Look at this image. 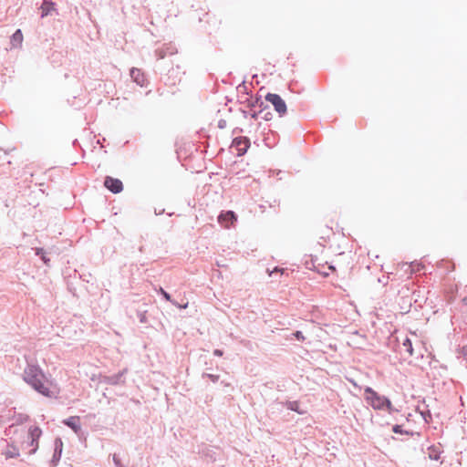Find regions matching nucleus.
<instances>
[{
    "label": "nucleus",
    "instance_id": "50",
    "mask_svg": "<svg viewBox=\"0 0 467 467\" xmlns=\"http://www.w3.org/2000/svg\"><path fill=\"white\" fill-rule=\"evenodd\" d=\"M150 93H151V90H148V91L146 92V96H149Z\"/></svg>",
    "mask_w": 467,
    "mask_h": 467
},
{
    "label": "nucleus",
    "instance_id": "26",
    "mask_svg": "<svg viewBox=\"0 0 467 467\" xmlns=\"http://www.w3.org/2000/svg\"><path fill=\"white\" fill-rule=\"evenodd\" d=\"M61 456H62V452H57V451L53 452V456L50 461V463L53 467H55L58 464V462H60Z\"/></svg>",
    "mask_w": 467,
    "mask_h": 467
},
{
    "label": "nucleus",
    "instance_id": "39",
    "mask_svg": "<svg viewBox=\"0 0 467 467\" xmlns=\"http://www.w3.org/2000/svg\"><path fill=\"white\" fill-rule=\"evenodd\" d=\"M213 355L216 357H222L223 355V351L222 349L216 348L213 350Z\"/></svg>",
    "mask_w": 467,
    "mask_h": 467
},
{
    "label": "nucleus",
    "instance_id": "15",
    "mask_svg": "<svg viewBox=\"0 0 467 467\" xmlns=\"http://www.w3.org/2000/svg\"><path fill=\"white\" fill-rule=\"evenodd\" d=\"M177 52V49L174 47H165L159 48L155 51V56L158 59L164 58L167 55H173Z\"/></svg>",
    "mask_w": 467,
    "mask_h": 467
},
{
    "label": "nucleus",
    "instance_id": "28",
    "mask_svg": "<svg viewBox=\"0 0 467 467\" xmlns=\"http://www.w3.org/2000/svg\"><path fill=\"white\" fill-rule=\"evenodd\" d=\"M202 378H207L211 379L213 383H216L219 380V375L210 374V373H203Z\"/></svg>",
    "mask_w": 467,
    "mask_h": 467
},
{
    "label": "nucleus",
    "instance_id": "38",
    "mask_svg": "<svg viewBox=\"0 0 467 467\" xmlns=\"http://www.w3.org/2000/svg\"><path fill=\"white\" fill-rule=\"evenodd\" d=\"M285 269L284 268H280L279 266H275L270 273V275L274 274V273H281V274H284L285 273Z\"/></svg>",
    "mask_w": 467,
    "mask_h": 467
},
{
    "label": "nucleus",
    "instance_id": "14",
    "mask_svg": "<svg viewBox=\"0 0 467 467\" xmlns=\"http://www.w3.org/2000/svg\"><path fill=\"white\" fill-rule=\"evenodd\" d=\"M285 408H286L289 410L295 411L298 413L299 415H304L306 413V410L302 409L300 406V402L298 400H286L282 403Z\"/></svg>",
    "mask_w": 467,
    "mask_h": 467
},
{
    "label": "nucleus",
    "instance_id": "20",
    "mask_svg": "<svg viewBox=\"0 0 467 467\" xmlns=\"http://www.w3.org/2000/svg\"><path fill=\"white\" fill-rule=\"evenodd\" d=\"M402 346L405 348V351L408 353L409 357H411L414 352V348L412 346V342L409 337H406L402 342Z\"/></svg>",
    "mask_w": 467,
    "mask_h": 467
},
{
    "label": "nucleus",
    "instance_id": "8",
    "mask_svg": "<svg viewBox=\"0 0 467 467\" xmlns=\"http://www.w3.org/2000/svg\"><path fill=\"white\" fill-rule=\"evenodd\" d=\"M237 214L231 210L222 211L218 215V222L225 228H230L236 221Z\"/></svg>",
    "mask_w": 467,
    "mask_h": 467
},
{
    "label": "nucleus",
    "instance_id": "16",
    "mask_svg": "<svg viewBox=\"0 0 467 467\" xmlns=\"http://www.w3.org/2000/svg\"><path fill=\"white\" fill-rule=\"evenodd\" d=\"M391 431L396 433V434H400V435H410V436H418V437H420V432H418V431H408V430H404L403 429V426L400 425V424H395L392 426L391 428Z\"/></svg>",
    "mask_w": 467,
    "mask_h": 467
},
{
    "label": "nucleus",
    "instance_id": "9",
    "mask_svg": "<svg viewBox=\"0 0 467 467\" xmlns=\"http://www.w3.org/2000/svg\"><path fill=\"white\" fill-rule=\"evenodd\" d=\"M104 186L110 192L117 194L123 191V183L118 178H113L111 176H106L104 179Z\"/></svg>",
    "mask_w": 467,
    "mask_h": 467
},
{
    "label": "nucleus",
    "instance_id": "41",
    "mask_svg": "<svg viewBox=\"0 0 467 467\" xmlns=\"http://www.w3.org/2000/svg\"><path fill=\"white\" fill-rule=\"evenodd\" d=\"M154 213H155V214H156V215L162 214V213H164V209H162V210H157V209H155V210H154Z\"/></svg>",
    "mask_w": 467,
    "mask_h": 467
},
{
    "label": "nucleus",
    "instance_id": "40",
    "mask_svg": "<svg viewBox=\"0 0 467 467\" xmlns=\"http://www.w3.org/2000/svg\"><path fill=\"white\" fill-rule=\"evenodd\" d=\"M244 132V130L242 128H239V127H236L233 130V134H238V133H243Z\"/></svg>",
    "mask_w": 467,
    "mask_h": 467
},
{
    "label": "nucleus",
    "instance_id": "48",
    "mask_svg": "<svg viewBox=\"0 0 467 467\" xmlns=\"http://www.w3.org/2000/svg\"><path fill=\"white\" fill-rule=\"evenodd\" d=\"M462 303H463L465 306H467V296H464V297L462 298Z\"/></svg>",
    "mask_w": 467,
    "mask_h": 467
},
{
    "label": "nucleus",
    "instance_id": "29",
    "mask_svg": "<svg viewBox=\"0 0 467 467\" xmlns=\"http://www.w3.org/2000/svg\"><path fill=\"white\" fill-rule=\"evenodd\" d=\"M443 265H446L445 268H446L447 272L452 271L453 268H454L452 263L445 262V261H441L440 264H439V267H441Z\"/></svg>",
    "mask_w": 467,
    "mask_h": 467
},
{
    "label": "nucleus",
    "instance_id": "25",
    "mask_svg": "<svg viewBox=\"0 0 467 467\" xmlns=\"http://www.w3.org/2000/svg\"><path fill=\"white\" fill-rule=\"evenodd\" d=\"M54 451H57V452L63 451V441L60 437H57L54 441Z\"/></svg>",
    "mask_w": 467,
    "mask_h": 467
},
{
    "label": "nucleus",
    "instance_id": "53",
    "mask_svg": "<svg viewBox=\"0 0 467 467\" xmlns=\"http://www.w3.org/2000/svg\"><path fill=\"white\" fill-rule=\"evenodd\" d=\"M281 172H282L281 171H277V176H280V173H281Z\"/></svg>",
    "mask_w": 467,
    "mask_h": 467
},
{
    "label": "nucleus",
    "instance_id": "6",
    "mask_svg": "<svg viewBox=\"0 0 467 467\" xmlns=\"http://www.w3.org/2000/svg\"><path fill=\"white\" fill-rule=\"evenodd\" d=\"M251 146L250 139L246 136H237L233 139L231 147L237 150V156H244Z\"/></svg>",
    "mask_w": 467,
    "mask_h": 467
},
{
    "label": "nucleus",
    "instance_id": "3",
    "mask_svg": "<svg viewBox=\"0 0 467 467\" xmlns=\"http://www.w3.org/2000/svg\"><path fill=\"white\" fill-rule=\"evenodd\" d=\"M265 99L266 102H269L274 106V109L278 113L279 117L282 118L286 114V103L279 94L268 92Z\"/></svg>",
    "mask_w": 467,
    "mask_h": 467
},
{
    "label": "nucleus",
    "instance_id": "23",
    "mask_svg": "<svg viewBox=\"0 0 467 467\" xmlns=\"http://www.w3.org/2000/svg\"><path fill=\"white\" fill-rule=\"evenodd\" d=\"M410 267L411 268V273H420L424 269L425 266L421 263L411 262L410 264Z\"/></svg>",
    "mask_w": 467,
    "mask_h": 467
},
{
    "label": "nucleus",
    "instance_id": "11",
    "mask_svg": "<svg viewBox=\"0 0 467 467\" xmlns=\"http://www.w3.org/2000/svg\"><path fill=\"white\" fill-rule=\"evenodd\" d=\"M62 423L70 428L77 435L81 431L80 417L78 416H70L63 420Z\"/></svg>",
    "mask_w": 467,
    "mask_h": 467
},
{
    "label": "nucleus",
    "instance_id": "12",
    "mask_svg": "<svg viewBox=\"0 0 467 467\" xmlns=\"http://www.w3.org/2000/svg\"><path fill=\"white\" fill-rule=\"evenodd\" d=\"M317 260V256L310 255V258L305 261V266L306 269L316 271L319 275H321L324 277H327L329 274L327 272H321V268L323 267V265H316V262Z\"/></svg>",
    "mask_w": 467,
    "mask_h": 467
},
{
    "label": "nucleus",
    "instance_id": "55",
    "mask_svg": "<svg viewBox=\"0 0 467 467\" xmlns=\"http://www.w3.org/2000/svg\"><path fill=\"white\" fill-rule=\"evenodd\" d=\"M157 92H159L160 95L162 94L160 89H157Z\"/></svg>",
    "mask_w": 467,
    "mask_h": 467
},
{
    "label": "nucleus",
    "instance_id": "45",
    "mask_svg": "<svg viewBox=\"0 0 467 467\" xmlns=\"http://www.w3.org/2000/svg\"><path fill=\"white\" fill-rule=\"evenodd\" d=\"M275 204H276V205H279V201L275 200V201H274V202H273V204H270V207H273V206H274V205H275Z\"/></svg>",
    "mask_w": 467,
    "mask_h": 467
},
{
    "label": "nucleus",
    "instance_id": "5",
    "mask_svg": "<svg viewBox=\"0 0 467 467\" xmlns=\"http://www.w3.org/2000/svg\"><path fill=\"white\" fill-rule=\"evenodd\" d=\"M42 435V430L38 426H31L28 430V438L29 441H27V446L32 447V449L28 451L30 455L35 454L39 447V439Z\"/></svg>",
    "mask_w": 467,
    "mask_h": 467
},
{
    "label": "nucleus",
    "instance_id": "52",
    "mask_svg": "<svg viewBox=\"0 0 467 467\" xmlns=\"http://www.w3.org/2000/svg\"><path fill=\"white\" fill-rule=\"evenodd\" d=\"M281 172H282L281 171H277V176H280V173H281Z\"/></svg>",
    "mask_w": 467,
    "mask_h": 467
},
{
    "label": "nucleus",
    "instance_id": "21",
    "mask_svg": "<svg viewBox=\"0 0 467 467\" xmlns=\"http://www.w3.org/2000/svg\"><path fill=\"white\" fill-rule=\"evenodd\" d=\"M8 446L10 447V449L5 452V458L11 459V458L18 457L19 456L18 448L13 444L12 445L8 444Z\"/></svg>",
    "mask_w": 467,
    "mask_h": 467
},
{
    "label": "nucleus",
    "instance_id": "27",
    "mask_svg": "<svg viewBox=\"0 0 467 467\" xmlns=\"http://www.w3.org/2000/svg\"><path fill=\"white\" fill-rule=\"evenodd\" d=\"M264 112L265 111H260V109H250V117L256 120L258 118H261Z\"/></svg>",
    "mask_w": 467,
    "mask_h": 467
},
{
    "label": "nucleus",
    "instance_id": "37",
    "mask_svg": "<svg viewBox=\"0 0 467 467\" xmlns=\"http://www.w3.org/2000/svg\"><path fill=\"white\" fill-rule=\"evenodd\" d=\"M239 110H240V112L242 113V115H243V117L244 119H247L250 116V109L246 110V109H244L243 108H240Z\"/></svg>",
    "mask_w": 467,
    "mask_h": 467
},
{
    "label": "nucleus",
    "instance_id": "46",
    "mask_svg": "<svg viewBox=\"0 0 467 467\" xmlns=\"http://www.w3.org/2000/svg\"><path fill=\"white\" fill-rule=\"evenodd\" d=\"M275 204H276V205H279V201L275 200V201H274V202H273V204H270V207H273V206H274V205H275Z\"/></svg>",
    "mask_w": 467,
    "mask_h": 467
},
{
    "label": "nucleus",
    "instance_id": "18",
    "mask_svg": "<svg viewBox=\"0 0 467 467\" xmlns=\"http://www.w3.org/2000/svg\"><path fill=\"white\" fill-rule=\"evenodd\" d=\"M35 254L39 256L44 265L47 266H49L50 265V258L47 256V253L44 248L42 247H36L34 248Z\"/></svg>",
    "mask_w": 467,
    "mask_h": 467
},
{
    "label": "nucleus",
    "instance_id": "7",
    "mask_svg": "<svg viewBox=\"0 0 467 467\" xmlns=\"http://www.w3.org/2000/svg\"><path fill=\"white\" fill-rule=\"evenodd\" d=\"M128 373V368H125L113 375H105L101 377V382L104 384L117 386L125 383V375Z\"/></svg>",
    "mask_w": 467,
    "mask_h": 467
},
{
    "label": "nucleus",
    "instance_id": "13",
    "mask_svg": "<svg viewBox=\"0 0 467 467\" xmlns=\"http://www.w3.org/2000/svg\"><path fill=\"white\" fill-rule=\"evenodd\" d=\"M57 4L52 0H43L40 5L41 17L52 15V11H56Z\"/></svg>",
    "mask_w": 467,
    "mask_h": 467
},
{
    "label": "nucleus",
    "instance_id": "2",
    "mask_svg": "<svg viewBox=\"0 0 467 467\" xmlns=\"http://www.w3.org/2000/svg\"><path fill=\"white\" fill-rule=\"evenodd\" d=\"M364 395L366 402L375 410H387L389 414L399 411L388 397L380 395L369 386L364 388Z\"/></svg>",
    "mask_w": 467,
    "mask_h": 467
},
{
    "label": "nucleus",
    "instance_id": "44",
    "mask_svg": "<svg viewBox=\"0 0 467 467\" xmlns=\"http://www.w3.org/2000/svg\"><path fill=\"white\" fill-rule=\"evenodd\" d=\"M275 204H276V205H279V201L275 200V201H274V202H273V204H270V207H273V206H274V205H275Z\"/></svg>",
    "mask_w": 467,
    "mask_h": 467
},
{
    "label": "nucleus",
    "instance_id": "10",
    "mask_svg": "<svg viewBox=\"0 0 467 467\" xmlns=\"http://www.w3.org/2000/svg\"><path fill=\"white\" fill-rule=\"evenodd\" d=\"M130 75L132 81L140 87H145L149 83L144 72L140 68L132 67L130 71Z\"/></svg>",
    "mask_w": 467,
    "mask_h": 467
},
{
    "label": "nucleus",
    "instance_id": "22",
    "mask_svg": "<svg viewBox=\"0 0 467 467\" xmlns=\"http://www.w3.org/2000/svg\"><path fill=\"white\" fill-rule=\"evenodd\" d=\"M137 317L141 324H148L147 310H137Z\"/></svg>",
    "mask_w": 467,
    "mask_h": 467
},
{
    "label": "nucleus",
    "instance_id": "19",
    "mask_svg": "<svg viewBox=\"0 0 467 467\" xmlns=\"http://www.w3.org/2000/svg\"><path fill=\"white\" fill-rule=\"evenodd\" d=\"M429 451V457L431 460L438 461L441 456V450L439 447H436L435 445H431L428 448Z\"/></svg>",
    "mask_w": 467,
    "mask_h": 467
},
{
    "label": "nucleus",
    "instance_id": "32",
    "mask_svg": "<svg viewBox=\"0 0 467 467\" xmlns=\"http://www.w3.org/2000/svg\"><path fill=\"white\" fill-rule=\"evenodd\" d=\"M261 119L268 121V120H271L273 119V113L271 111H269V109H266L262 115H261Z\"/></svg>",
    "mask_w": 467,
    "mask_h": 467
},
{
    "label": "nucleus",
    "instance_id": "4",
    "mask_svg": "<svg viewBox=\"0 0 467 467\" xmlns=\"http://www.w3.org/2000/svg\"><path fill=\"white\" fill-rule=\"evenodd\" d=\"M240 104H245L249 109H258L260 111L269 109V105L263 100L262 96L256 95L255 97L245 98L244 99H238Z\"/></svg>",
    "mask_w": 467,
    "mask_h": 467
},
{
    "label": "nucleus",
    "instance_id": "49",
    "mask_svg": "<svg viewBox=\"0 0 467 467\" xmlns=\"http://www.w3.org/2000/svg\"><path fill=\"white\" fill-rule=\"evenodd\" d=\"M225 99H226V104L229 102H232V99H229L228 97H226Z\"/></svg>",
    "mask_w": 467,
    "mask_h": 467
},
{
    "label": "nucleus",
    "instance_id": "51",
    "mask_svg": "<svg viewBox=\"0 0 467 467\" xmlns=\"http://www.w3.org/2000/svg\"><path fill=\"white\" fill-rule=\"evenodd\" d=\"M260 127H261V122H259V123L257 124V129H259Z\"/></svg>",
    "mask_w": 467,
    "mask_h": 467
},
{
    "label": "nucleus",
    "instance_id": "34",
    "mask_svg": "<svg viewBox=\"0 0 467 467\" xmlns=\"http://www.w3.org/2000/svg\"><path fill=\"white\" fill-rule=\"evenodd\" d=\"M420 414L423 417V419L425 420V421H428V418L431 419V411L428 409L426 410L420 411Z\"/></svg>",
    "mask_w": 467,
    "mask_h": 467
},
{
    "label": "nucleus",
    "instance_id": "54",
    "mask_svg": "<svg viewBox=\"0 0 467 467\" xmlns=\"http://www.w3.org/2000/svg\"><path fill=\"white\" fill-rule=\"evenodd\" d=\"M140 251L142 252L143 251V246H140Z\"/></svg>",
    "mask_w": 467,
    "mask_h": 467
},
{
    "label": "nucleus",
    "instance_id": "43",
    "mask_svg": "<svg viewBox=\"0 0 467 467\" xmlns=\"http://www.w3.org/2000/svg\"><path fill=\"white\" fill-rule=\"evenodd\" d=\"M328 269L331 270L332 272H335L336 271V266L333 265H328Z\"/></svg>",
    "mask_w": 467,
    "mask_h": 467
},
{
    "label": "nucleus",
    "instance_id": "42",
    "mask_svg": "<svg viewBox=\"0 0 467 467\" xmlns=\"http://www.w3.org/2000/svg\"><path fill=\"white\" fill-rule=\"evenodd\" d=\"M27 419H28V416H23V415L19 416V421L20 422H23V420H26Z\"/></svg>",
    "mask_w": 467,
    "mask_h": 467
},
{
    "label": "nucleus",
    "instance_id": "47",
    "mask_svg": "<svg viewBox=\"0 0 467 467\" xmlns=\"http://www.w3.org/2000/svg\"><path fill=\"white\" fill-rule=\"evenodd\" d=\"M77 145H78V140L76 139L73 140V146L76 147Z\"/></svg>",
    "mask_w": 467,
    "mask_h": 467
},
{
    "label": "nucleus",
    "instance_id": "1",
    "mask_svg": "<svg viewBox=\"0 0 467 467\" xmlns=\"http://www.w3.org/2000/svg\"><path fill=\"white\" fill-rule=\"evenodd\" d=\"M23 379L37 393L47 398H57L54 391L45 385L46 376L37 364H27L24 369Z\"/></svg>",
    "mask_w": 467,
    "mask_h": 467
},
{
    "label": "nucleus",
    "instance_id": "30",
    "mask_svg": "<svg viewBox=\"0 0 467 467\" xmlns=\"http://www.w3.org/2000/svg\"><path fill=\"white\" fill-rule=\"evenodd\" d=\"M237 91L240 92V93H244L246 95H248V89H247V87L245 86V81H243L237 88H236Z\"/></svg>",
    "mask_w": 467,
    "mask_h": 467
},
{
    "label": "nucleus",
    "instance_id": "24",
    "mask_svg": "<svg viewBox=\"0 0 467 467\" xmlns=\"http://www.w3.org/2000/svg\"><path fill=\"white\" fill-rule=\"evenodd\" d=\"M156 291H157L158 295L161 296L162 299H164L165 301H168V302H172L171 295L166 290H164L161 286H160L159 289Z\"/></svg>",
    "mask_w": 467,
    "mask_h": 467
},
{
    "label": "nucleus",
    "instance_id": "36",
    "mask_svg": "<svg viewBox=\"0 0 467 467\" xmlns=\"http://www.w3.org/2000/svg\"><path fill=\"white\" fill-rule=\"evenodd\" d=\"M173 306H175L178 308H186L188 306V302H186L183 305L179 304L177 301L172 299V302H171Z\"/></svg>",
    "mask_w": 467,
    "mask_h": 467
},
{
    "label": "nucleus",
    "instance_id": "31",
    "mask_svg": "<svg viewBox=\"0 0 467 467\" xmlns=\"http://www.w3.org/2000/svg\"><path fill=\"white\" fill-rule=\"evenodd\" d=\"M112 460H113V462H114V465L116 467H125L121 461H120V458L116 454L114 453L113 456H112Z\"/></svg>",
    "mask_w": 467,
    "mask_h": 467
},
{
    "label": "nucleus",
    "instance_id": "17",
    "mask_svg": "<svg viewBox=\"0 0 467 467\" xmlns=\"http://www.w3.org/2000/svg\"><path fill=\"white\" fill-rule=\"evenodd\" d=\"M11 45L13 47H16L18 46L22 45L23 42V33L21 29H16L13 35L11 36L10 39Z\"/></svg>",
    "mask_w": 467,
    "mask_h": 467
},
{
    "label": "nucleus",
    "instance_id": "33",
    "mask_svg": "<svg viewBox=\"0 0 467 467\" xmlns=\"http://www.w3.org/2000/svg\"><path fill=\"white\" fill-rule=\"evenodd\" d=\"M294 337L298 341H304L305 336L302 331L296 330L293 333Z\"/></svg>",
    "mask_w": 467,
    "mask_h": 467
},
{
    "label": "nucleus",
    "instance_id": "35",
    "mask_svg": "<svg viewBox=\"0 0 467 467\" xmlns=\"http://www.w3.org/2000/svg\"><path fill=\"white\" fill-rule=\"evenodd\" d=\"M226 125H227V122L225 119H221L218 120V124H217V127L221 130L223 129H225L226 128Z\"/></svg>",
    "mask_w": 467,
    "mask_h": 467
}]
</instances>
